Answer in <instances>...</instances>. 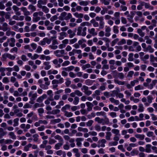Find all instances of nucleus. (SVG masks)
<instances>
[{"label":"nucleus","instance_id":"1","mask_svg":"<svg viewBox=\"0 0 157 157\" xmlns=\"http://www.w3.org/2000/svg\"><path fill=\"white\" fill-rule=\"evenodd\" d=\"M38 83L41 89L39 88L37 91L39 94H42L44 90H47L48 89L49 86L50 85V81L49 80L48 77H44L43 79H40L38 80Z\"/></svg>","mask_w":157,"mask_h":157},{"label":"nucleus","instance_id":"2","mask_svg":"<svg viewBox=\"0 0 157 157\" xmlns=\"http://www.w3.org/2000/svg\"><path fill=\"white\" fill-rule=\"evenodd\" d=\"M86 30L87 28L86 27L82 28L81 26H79L77 29V35L78 36H85L86 34Z\"/></svg>","mask_w":157,"mask_h":157},{"label":"nucleus","instance_id":"3","mask_svg":"<svg viewBox=\"0 0 157 157\" xmlns=\"http://www.w3.org/2000/svg\"><path fill=\"white\" fill-rule=\"evenodd\" d=\"M95 121L99 124H102L103 125L108 124L109 122V120L108 118L105 119V121L104 122V120L103 118H100L99 117H96L95 119Z\"/></svg>","mask_w":157,"mask_h":157},{"label":"nucleus","instance_id":"4","mask_svg":"<svg viewBox=\"0 0 157 157\" xmlns=\"http://www.w3.org/2000/svg\"><path fill=\"white\" fill-rule=\"evenodd\" d=\"M65 53V50L63 49L57 50L54 52V54L58 57H63Z\"/></svg>","mask_w":157,"mask_h":157},{"label":"nucleus","instance_id":"5","mask_svg":"<svg viewBox=\"0 0 157 157\" xmlns=\"http://www.w3.org/2000/svg\"><path fill=\"white\" fill-rule=\"evenodd\" d=\"M81 89L82 90H84V93L88 96H89L92 94V91L89 90V87L83 85Z\"/></svg>","mask_w":157,"mask_h":157},{"label":"nucleus","instance_id":"6","mask_svg":"<svg viewBox=\"0 0 157 157\" xmlns=\"http://www.w3.org/2000/svg\"><path fill=\"white\" fill-rule=\"evenodd\" d=\"M7 42L10 46L13 47L15 45V39L13 38H8L7 39Z\"/></svg>","mask_w":157,"mask_h":157},{"label":"nucleus","instance_id":"7","mask_svg":"<svg viewBox=\"0 0 157 157\" xmlns=\"http://www.w3.org/2000/svg\"><path fill=\"white\" fill-rule=\"evenodd\" d=\"M154 98L151 95H149L147 97V102L144 103V105L146 106H149L152 101Z\"/></svg>","mask_w":157,"mask_h":157},{"label":"nucleus","instance_id":"8","mask_svg":"<svg viewBox=\"0 0 157 157\" xmlns=\"http://www.w3.org/2000/svg\"><path fill=\"white\" fill-rule=\"evenodd\" d=\"M88 31L89 33L91 34L92 36H95L98 34L97 32L95 30V29L94 28L89 29Z\"/></svg>","mask_w":157,"mask_h":157},{"label":"nucleus","instance_id":"9","mask_svg":"<svg viewBox=\"0 0 157 157\" xmlns=\"http://www.w3.org/2000/svg\"><path fill=\"white\" fill-rule=\"evenodd\" d=\"M105 36L106 37H109L111 35L110 32L111 31V29L110 27L106 26L105 27Z\"/></svg>","mask_w":157,"mask_h":157},{"label":"nucleus","instance_id":"10","mask_svg":"<svg viewBox=\"0 0 157 157\" xmlns=\"http://www.w3.org/2000/svg\"><path fill=\"white\" fill-rule=\"evenodd\" d=\"M99 144L98 145V147L99 148L100 147H104L105 146V144L106 142V141L105 139H102L101 140H99L98 141Z\"/></svg>","mask_w":157,"mask_h":157},{"label":"nucleus","instance_id":"11","mask_svg":"<svg viewBox=\"0 0 157 157\" xmlns=\"http://www.w3.org/2000/svg\"><path fill=\"white\" fill-rule=\"evenodd\" d=\"M20 9L23 12L24 15L25 16H28L31 14L29 11L28 10L27 8L24 7H21Z\"/></svg>","mask_w":157,"mask_h":157},{"label":"nucleus","instance_id":"12","mask_svg":"<svg viewBox=\"0 0 157 157\" xmlns=\"http://www.w3.org/2000/svg\"><path fill=\"white\" fill-rule=\"evenodd\" d=\"M12 9L14 10V13L17 15L20 16L21 15V13L19 10L20 8L15 5H14L12 6Z\"/></svg>","mask_w":157,"mask_h":157},{"label":"nucleus","instance_id":"13","mask_svg":"<svg viewBox=\"0 0 157 157\" xmlns=\"http://www.w3.org/2000/svg\"><path fill=\"white\" fill-rule=\"evenodd\" d=\"M130 14L131 15L128 14L127 15V19L128 21L130 23H132L133 22V18L134 16V13L132 12H130Z\"/></svg>","mask_w":157,"mask_h":157},{"label":"nucleus","instance_id":"14","mask_svg":"<svg viewBox=\"0 0 157 157\" xmlns=\"http://www.w3.org/2000/svg\"><path fill=\"white\" fill-rule=\"evenodd\" d=\"M28 96L29 97H31L30 99L31 100H35L37 97V95L36 93L33 94L32 91H30L29 94Z\"/></svg>","mask_w":157,"mask_h":157},{"label":"nucleus","instance_id":"15","mask_svg":"<svg viewBox=\"0 0 157 157\" xmlns=\"http://www.w3.org/2000/svg\"><path fill=\"white\" fill-rule=\"evenodd\" d=\"M86 105L87 107V110L88 111H90L92 110V108L94 106L93 104L90 102H86Z\"/></svg>","mask_w":157,"mask_h":157},{"label":"nucleus","instance_id":"16","mask_svg":"<svg viewBox=\"0 0 157 157\" xmlns=\"http://www.w3.org/2000/svg\"><path fill=\"white\" fill-rule=\"evenodd\" d=\"M67 34L69 35V37L71 38L75 36L76 35L75 33L72 30L69 29L67 31Z\"/></svg>","mask_w":157,"mask_h":157},{"label":"nucleus","instance_id":"17","mask_svg":"<svg viewBox=\"0 0 157 157\" xmlns=\"http://www.w3.org/2000/svg\"><path fill=\"white\" fill-rule=\"evenodd\" d=\"M84 140V139L82 138H77L76 139V145L78 147H81L82 143L81 142Z\"/></svg>","mask_w":157,"mask_h":157},{"label":"nucleus","instance_id":"18","mask_svg":"<svg viewBox=\"0 0 157 157\" xmlns=\"http://www.w3.org/2000/svg\"><path fill=\"white\" fill-rule=\"evenodd\" d=\"M47 96L46 94H44L42 96L39 97L36 100V101L41 103L42 102L44 99L47 98Z\"/></svg>","mask_w":157,"mask_h":157},{"label":"nucleus","instance_id":"19","mask_svg":"<svg viewBox=\"0 0 157 157\" xmlns=\"http://www.w3.org/2000/svg\"><path fill=\"white\" fill-rule=\"evenodd\" d=\"M50 62L48 61H45L44 62L43 64L45 66L44 69L45 70H48L51 68V65H50Z\"/></svg>","mask_w":157,"mask_h":157},{"label":"nucleus","instance_id":"20","mask_svg":"<svg viewBox=\"0 0 157 157\" xmlns=\"http://www.w3.org/2000/svg\"><path fill=\"white\" fill-rule=\"evenodd\" d=\"M0 29L2 30L3 31L5 32L8 30H10V29L8 27V24L6 22H4L3 24L2 28Z\"/></svg>","mask_w":157,"mask_h":157},{"label":"nucleus","instance_id":"21","mask_svg":"<svg viewBox=\"0 0 157 157\" xmlns=\"http://www.w3.org/2000/svg\"><path fill=\"white\" fill-rule=\"evenodd\" d=\"M59 36H58V39L60 40L63 39L64 37L67 36L66 33L64 32H62L59 33Z\"/></svg>","mask_w":157,"mask_h":157},{"label":"nucleus","instance_id":"22","mask_svg":"<svg viewBox=\"0 0 157 157\" xmlns=\"http://www.w3.org/2000/svg\"><path fill=\"white\" fill-rule=\"evenodd\" d=\"M109 100L113 103H114L116 105H117L119 104V101L118 100L115 99L113 98H109Z\"/></svg>","mask_w":157,"mask_h":157},{"label":"nucleus","instance_id":"23","mask_svg":"<svg viewBox=\"0 0 157 157\" xmlns=\"http://www.w3.org/2000/svg\"><path fill=\"white\" fill-rule=\"evenodd\" d=\"M151 145L150 144L146 145L145 146V151L146 153H149L151 152Z\"/></svg>","mask_w":157,"mask_h":157},{"label":"nucleus","instance_id":"24","mask_svg":"<svg viewBox=\"0 0 157 157\" xmlns=\"http://www.w3.org/2000/svg\"><path fill=\"white\" fill-rule=\"evenodd\" d=\"M117 90H113L112 91V94H111V96H113L114 97L115 96H116V97L118 95V94L120 92V89L119 88H116Z\"/></svg>","mask_w":157,"mask_h":157},{"label":"nucleus","instance_id":"25","mask_svg":"<svg viewBox=\"0 0 157 157\" xmlns=\"http://www.w3.org/2000/svg\"><path fill=\"white\" fill-rule=\"evenodd\" d=\"M74 68L75 67L74 66H71L67 67L62 68V69L63 70H64L66 71H70L73 70L74 69Z\"/></svg>","mask_w":157,"mask_h":157},{"label":"nucleus","instance_id":"26","mask_svg":"<svg viewBox=\"0 0 157 157\" xmlns=\"http://www.w3.org/2000/svg\"><path fill=\"white\" fill-rule=\"evenodd\" d=\"M144 52H149L151 53H153L154 51V49L150 45H148L144 50Z\"/></svg>","mask_w":157,"mask_h":157},{"label":"nucleus","instance_id":"27","mask_svg":"<svg viewBox=\"0 0 157 157\" xmlns=\"http://www.w3.org/2000/svg\"><path fill=\"white\" fill-rule=\"evenodd\" d=\"M7 134L6 132L2 128H0V139L2 138Z\"/></svg>","mask_w":157,"mask_h":157},{"label":"nucleus","instance_id":"28","mask_svg":"<svg viewBox=\"0 0 157 157\" xmlns=\"http://www.w3.org/2000/svg\"><path fill=\"white\" fill-rule=\"evenodd\" d=\"M28 63L29 65L32 66V68L34 70L36 69L37 68V66L34 64V62L32 61H29Z\"/></svg>","mask_w":157,"mask_h":157},{"label":"nucleus","instance_id":"29","mask_svg":"<svg viewBox=\"0 0 157 157\" xmlns=\"http://www.w3.org/2000/svg\"><path fill=\"white\" fill-rule=\"evenodd\" d=\"M6 71V67H0V72L1 76H3L6 75L5 71Z\"/></svg>","mask_w":157,"mask_h":157},{"label":"nucleus","instance_id":"30","mask_svg":"<svg viewBox=\"0 0 157 157\" xmlns=\"http://www.w3.org/2000/svg\"><path fill=\"white\" fill-rule=\"evenodd\" d=\"M40 9H41L43 12L45 13H48L49 11V9L46 6H44L41 7Z\"/></svg>","mask_w":157,"mask_h":157},{"label":"nucleus","instance_id":"31","mask_svg":"<svg viewBox=\"0 0 157 157\" xmlns=\"http://www.w3.org/2000/svg\"><path fill=\"white\" fill-rule=\"evenodd\" d=\"M63 142H60L56 144L54 146V148L56 150H59L60 147L63 145Z\"/></svg>","mask_w":157,"mask_h":157},{"label":"nucleus","instance_id":"32","mask_svg":"<svg viewBox=\"0 0 157 157\" xmlns=\"http://www.w3.org/2000/svg\"><path fill=\"white\" fill-rule=\"evenodd\" d=\"M144 105L142 103H140L138 106V111L139 112H142L144 111Z\"/></svg>","mask_w":157,"mask_h":157},{"label":"nucleus","instance_id":"33","mask_svg":"<svg viewBox=\"0 0 157 157\" xmlns=\"http://www.w3.org/2000/svg\"><path fill=\"white\" fill-rule=\"evenodd\" d=\"M112 132L115 135L121 136L120 133V130L117 129L113 128L111 130Z\"/></svg>","mask_w":157,"mask_h":157},{"label":"nucleus","instance_id":"34","mask_svg":"<svg viewBox=\"0 0 157 157\" xmlns=\"http://www.w3.org/2000/svg\"><path fill=\"white\" fill-rule=\"evenodd\" d=\"M73 15L76 18H82L83 17V14L82 13H78V12L74 13Z\"/></svg>","mask_w":157,"mask_h":157},{"label":"nucleus","instance_id":"35","mask_svg":"<svg viewBox=\"0 0 157 157\" xmlns=\"http://www.w3.org/2000/svg\"><path fill=\"white\" fill-rule=\"evenodd\" d=\"M136 138L139 139L140 140H143L145 137V136L144 134H137L135 135Z\"/></svg>","mask_w":157,"mask_h":157},{"label":"nucleus","instance_id":"36","mask_svg":"<svg viewBox=\"0 0 157 157\" xmlns=\"http://www.w3.org/2000/svg\"><path fill=\"white\" fill-rule=\"evenodd\" d=\"M94 80H92L90 79H88L86 80L85 81V84L88 86H90L93 84Z\"/></svg>","mask_w":157,"mask_h":157},{"label":"nucleus","instance_id":"37","mask_svg":"<svg viewBox=\"0 0 157 157\" xmlns=\"http://www.w3.org/2000/svg\"><path fill=\"white\" fill-rule=\"evenodd\" d=\"M54 138L56 140H58L60 142H63V140L62 136L58 135H57L54 136Z\"/></svg>","mask_w":157,"mask_h":157},{"label":"nucleus","instance_id":"38","mask_svg":"<svg viewBox=\"0 0 157 157\" xmlns=\"http://www.w3.org/2000/svg\"><path fill=\"white\" fill-rule=\"evenodd\" d=\"M105 139L107 140H110L111 137L112 135V133L110 132H105Z\"/></svg>","mask_w":157,"mask_h":157},{"label":"nucleus","instance_id":"39","mask_svg":"<svg viewBox=\"0 0 157 157\" xmlns=\"http://www.w3.org/2000/svg\"><path fill=\"white\" fill-rule=\"evenodd\" d=\"M70 105L69 104H66L65 106L62 107L61 110L62 112H64L65 111H67L66 110L70 108Z\"/></svg>","mask_w":157,"mask_h":157},{"label":"nucleus","instance_id":"40","mask_svg":"<svg viewBox=\"0 0 157 157\" xmlns=\"http://www.w3.org/2000/svg\"><path fill=\"white\" fill-rule=\"evenodd\" d=\"M64 113V115L67 117H70L73 116V113L71 112L65 111Z\"/></svg>","mask_w":157,"mask_h":157},{"label":"nucleus","instance_id":"41","mask_svg":"<svg viewBox=\"0 0 157 157\" xmlns=\"http://www.w3.org/2000/svg\"><path fill=\"white\" fill-rule=\"evenodd\" d=\"M9 135L13 140H16V136L13 132H10L9 133Z\"/></svg>","mask_w":157,"mask_h":157},{"label":"nucleus","instance_id":"42","mask_svg":"<svg viewBox=\"0 0 157 157\" xmlns=\"http://www.w3.org/2000/svg\"><path fill=\"white\" fill-rule=\"evenodd\" d=\"M114 82L115 83L119 85H124L125 83V82L124 81H119L117 79H114Z\"/></svg>","mask_w":157,"mask_h":157},{"label":"nucleus","instance_id":"43","mask_svg":"<svg viewBox=\"0 0 157 157\" xmlns=\"http://www.w3.org/2000/svg\"><path fill=\"white\" fill-rule=\"evenodd\" d=\"M155 61L157 62V57H154L153 55H151L150 56V62H154Z\"/></svg>","mask_w":157,"mask_h":157},{"label":"nucleus","instance_id":"44","mask_svg":"<svg viewBox=\"0 0 157 157\" xmlns=\"http://www.w3.org/2000/svg\"><path fill=\"white\" fill-rule=\"evenodd\" d=\"M8 58V53H5L2 55L1 60L3 61H6Z\"/></svg>","mask_w":157,"mask_h":157},{"label":"nucleus","instance_id":"45","mask_svg":"<svg viewBox=\"0 0 157 157\" xmlns=\"http://www.w3.org/2000/svg\"><path fill=\"white\" fill-rule=\"evenodd\" d=\"M79 98L77 97H75L74 98V100L73 101V104L75 105H77L79 102Z\"/></svg>","mask_w":157,"mask_h":157},{"label":"nucleus","instance_id":"46","mask_svg":"<svg viewBox=\"0 0 157 157\" xmlns=\"http://www.w3.org/2000/svg\"><path fill=\"white\" fill-rule=\"evenodd\" d=\"M96 115L98 116H102L104 117H106V113L104 111L97 112L96 113Z\"/></svg>","mask_w":157,"mask_h":157},{"label":"nucleus","instance_id":"47","mask_svg":"<svg viewBox=\"0 0 157 157\" xmlns=\"http://www.w3.org/2000/svg\"><path fill=\"white\" fill-rule=\"evenodd\" d=\"M130 99L131 101H132L135 103H138L140 101V100L139 99L135 98L132 96L130 97Z\"/></svg>","mask_w":157,"mask_h":157},{"label":"nucleus","instance_id":"48","mask_svg":"<svg viewBox=\"0 0 157 157\" xmlns=\"http://www.w3.org/2000/svg\"><path fill=\"white\" fill-rule=\"evenodd\" d=\"M80 5L86 6L88 4V2L87 1H82L79 2Z\"/></svg>","mask_w":157,"mask_h":157},{"label":"nucleus","instance_id":"49","mask_svg":"<svg viewBox=\"0 0 157 157\" xmlns=\"http://www.w3.org/2000/svg\"><path fill=\"white\" fill-rule=\"evenodd\" d=\"M19 120V119L18 118H16L13 120V121L14 124H13V126L14 127H16L18 125Z\"/></svg>","mask_w":157,"mask_h":157},{"label":"nucleus","instance_id":"50","mask_svg":"<svg viewBox=\"0 0 157 157\" xmlns=\"http://www.w3.org/2000/svg\"><path fill=\"white\" fill-rule=\"evenodd\" d=\"M28 8L29 10H31L33 12L36 10V8L35 6L32 4H30Z\"/></svg>","mask_w":157,"mask_h":157},{"label":"nucleus","instance_id":"51","mask_svg":"<svg viewBox=\"0 0 157 157\" xmlns=\"http://www.w3.org/2000/svg\"><path fill=\"white\" fill-rule=\"evenodd\" d=\"M144 86L141 85H139L135 87L134 89L135 90H138L144 89Z\"/></svg>","mask_w":157,"mask_h":157},{"label":"nucleus","instance_id":"52","mask_svg":"<svg viewBox=\"0 0 157 157\" xmlns=\"http://www.w3.org/2000/svg\"><path fill=\"white\" fill-rule=\"evenodd\" d=\"M110 0H100V2L105 5H108L110 3Z\"/></svg>","mask_w":157,"mask_h":157},{"label":"nucleus","instance_id":"53","mask_svg":"<svg viewBox=\"0 0 157 157\" xmlns=\"http://www.w3.org/2000/svg\"><path fill=\"white\" fill-rule=\"evenodd\" d=\"M133 54L132 53H130L129 54L128 56V60L129 61H132L133 60Z\"/></svg>","mask_w":157,"mask_h":157},{"label":"nucleus","instance_id":"54","mask_svg":"<svg viewBox=\"0 0 157 157\" xmlns=\"http://www.w3.org/2000/svg\"><path fill=\"white\" fill-rule=\"evenodd\" d=\"M138 154V151L135 149H133L130 152L131 155L132 156L137 155Z\"/></svg>","mask_w":157,"mask_h":157},{"label":"nucleus","instance_id":"55","mask_svg":"<svg viewBox=\"0 0 157 157\" xmlns=\"http://www.w3.org/2000/svg\"><path fill=\"white\" fill-rule=\"evenodd\" d=\"M32 146V144H29L27 145H26L24 147V151H28L29 148Z\"/></svg>","mask_w":157,"mask_h":157},{"label":"nucleus","instance_id":"56","mask_svg":"<svg viewBox=\"0 0 157 157\" xmlns=\"http://www.w3.org/2000/svg\"><path fill=\"white\" fill-rule=\"evenodd\" d=\"M137 33L139 35L142 37H144L145 35V33L143 32L141 29H138L137 30Z\"/></svg>","mask_w":157,"mask_h":157},{"label":"nucleus","instance_id":"57","mask_svg":"<svg viewBox=\"0 0 157 157\" xmlns=\"http://www.w3.org/2000/svg\"><path fill=\"white\" fill-rule=\"evenodd\" d=\"M38 112L39 116H41L42 114L44 113V110L43 108H40L38 109Z\"/></svg>","mask_w":157,"mask_h":157},{"label":"nucleus","instance_id":"58","mask_svg":"<svg viewBox=\"0 0 157 157\" xmlns=\"http://www.w3.org/2000/svg\"><path fill=\"white\" fill-rule=\"evenodd\" d=\"M126 43V41L125 39H123L119 41L117 43V44L118 45H121L125 44Z\"/></svg>","mask_w":157,"mask_h":157},{"label":"nucleus","instance_id":"59","mask_svg":"<svg viewBox=\"0 0 157 157\" xmlns=\"http://www.w3.org/2000/svg\"><path fill=\"white\" fill-rule=\"evenodd\" d=\"M118 27L116 25H114L113 28V32L114 33L118 34L119 33V31L118 29Z\"/></svg>","mask_w":157,"mask_h":157},{"label":"nucleus","instance_id":"60","mask_svg":"<svg viewBox=\"0 0 157 157\" xmlns=\"http://www.w3.org/2000/svg\"><path fill=\"white\" fill-rule=\"evenodd\" d=\"M119 41V39L118 38H116L113 40L111 43V45L112 47L113 46Z\"/></svg>","mask_w":157,"mask_h":157},{"label":"nucleus","instance_id":"61","mask_svg":"<svg viewBox=\"0 0 157 157\" xmlns=\"http://www.w3.org/2000/svg\"><path fill=\"white\" fill-rule=\"evenodd\" d=\"M104 19L103 20H101V21H100L99 22V25H100V29H103L104 27V25L105 24V22L103 21Z\"/></svg>","mask_w":157,"mask_h":157},{"label":"nucleus","instance_id":"62","mask_svg":"<svg viewBox=\"0 0 157 157\" xmlns=\"http://www.w3.org/2000/svg\"><path fill=\"white\" fill-rule=\"evenodd\" d=\"M70 64V62L68 60L65 61L62 64V66L63 67H65L67 66Z\"/></svg>","mask_w":157,"mask_h":157},{"label":"nucleus","instance_id":"63","mask_svg":"<svg viewBox=\"0 0 157 157\" xmlns=\"http://www.w3.org/2000/svg\"><path fill=\"white\" fill-rule=\"evenodd\" d=\"M75 91V92L76 95L79 97L82 96V93L80 90H76Z\"/></svg>","mask_w":157,"mask_h":157},{"label":"nucleus","instance_id":"64","mask_svg":"<svg viewBox=\"0 0 157 157\" xmlns=\"http://www.w3.org/2000/svg\"><path fill=\"white\" fill-rule=\"evenodd\" d=\"M77 41V39L76 38H74L73 39H71L69 40V44H71L76 43Z\"/></svg>","mask_w":157,"mask_h":157}]
</instances>
